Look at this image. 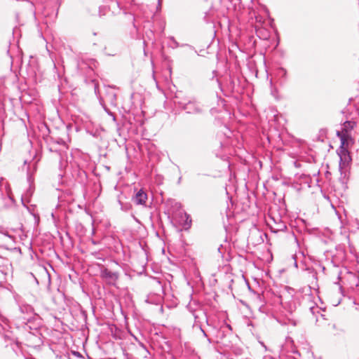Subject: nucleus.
Here are the masks:
<instances>
[{
	"mask_svg": "<svg viewBox=\"0 0 359 359\" xmlns=\"http://www.w3.org/2000/svg\"><path fill=\"white\" fill-rule=\"evenodd\" d=\"M339 157V179L342 182V183H345L349 176L350 165L352 159L347 149L340 150Z\"/></svg>",
	"mask_w": 359,
	"mask_h": 359,
	"instance_id": "nucleus-1",
	"label": "nucleus"
},
{
	"mask_svg": "<svg viewBox=\"0 0 359 359\" xmlns=\"http://www.w3.org/2000/svg\"><path fill=\"white\" fill-rule=\"evenodd\" d=\"M178 105L188 114H199L202 111L200 104L195 101H189L187 103L179 102Z\"/></svg>",
	"mask_w": 359,
	"mask_h": 359,
	"instance_id": "nucleus-2",
	"label": "nucleus"
},
{
	"mask_svg": "<svg viewBox=\"0 0 359 359\" xmlns=\"http://www.w3.org/2000/svg\"><path fill=\"white\" fill-rule=\"evenodd\" d=\"M105 91V100L108 102L111 106L116 107L117 100L116 93L111 87H107Z\"/></svg>",
	"mask_w": 359,
	"mask_h": 359,
	"instance_id": "nucleus-3",
	"label": "nucleus"
},
{
	"mask_svg": "<svg viewBox=\"0 0 359 359\" xmlns=\"http://www.w3.org/2000/svg\"><path fill=\"white\" fill-rule=\"evenodd\" d=\"M102 275L110 284H114L118 278V273L109 271L108 269H104L102 272Z\"/></svg>",
	"mask_w": 359,
	"mask_h": 359,
	"instance_id": "nucleus-4",
	"label": "nucleus"
},
{
	"mask_svg": "<svg viewBox=\"0 0 359 359\" xmlns=\"http://www.w3.org/2000/svg\"><path fill=\"white\" fill-rule=\"evenodd\" d=\"M147 200V194L142 189L137 191L133 198V201L137 205H145Z\"/></svg>",
	"mask_w": 359,
	"mask_h": 359,
	"instance_id": "nucleus-5",
	"label": "nucleus"
},
{
	"mask_svg": "<svg viewBox=\"0 0 359 359\" xmlns=\"http://www.w3.org/2000/svg\"><path fill=\"white\" fill-rule=\"evenodd\" d=\"M337 136L340 138L341 140V150L346 149L345 147L348 144V140L351 139L350 135L348 134V132L345 130L344 132H337Z\"/></svg>",
	"mask_w": 359,
	"mask_h": 359,
	"instance_id": "nucleus-6",
	"label": "nucleus"
},
{
	"mask_svg": "<svg viewBox=\"0 0 359 359\" xmlns=\"http://www.w3.org/2000/svg\"><path fill=\"white\" fill-rule=\"evenodd\" d=\"M184 217L186 218L185 223L184 224V226L185 228L189 227L191 225V219L189 215H188L187 213H184Z\"/></svg>",
	"mask_w": 359,
	"mask_h": 359,
	"instance_id": "nucleus-7",
	"label": "nucleus"
},
{
	"mask_svg": "<svg viewBox=\"0 0 359 359\" xmlns=\"http://www.w3.org/2000/svg\"><path fill=\"white\" fill-rule=\"evenodd\" d=\"M102 102H103V100L101 99L100 100V102L101 104L103 105V107L104 109V110L111 116H113V118L115 119V116L114 115V114H112L111 112L109 111V110L102 104Z\"/></svg>",
	"mask_w": 359,
	"mask_h": 359,
	"instance_id": "nucleus-8",
	"label": "nucleus"
},
{
	"mask_svg": "<svg viewBox=\"0 0 359 359\" xmlns=\"http://www.w3.org/2000/svg\"><path fill=\"white\" fill-rule=\"evenodd\" d=\"M200 329H201V331L202 332L203 336L207 338V340H208V343L211 344L212 343L211 339L208 337V335H207L206 332L201 327Z\"/></svg>",
	"mask_w": 359,
	"mask_h": 359,
	"instance_id": "nucleus-9",
	"label": "nucleus"
},
{
	"mask_svg": "<svg viewBox=\"0 0 359 359\" xmlns=\"http://www.w3.org/2000/svg\"><path fill=\"white\" fill-rule=\"evenodd\" d=\"M332 327V328L334 330H338L337 328V325L333 323L330 325Z\"/></svg>",
	"mask_w": 359,
	"mask_h": 359,
	"instance_id": "nucleus-10",
	"label": "nucleus"
}]
</instances>
